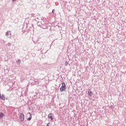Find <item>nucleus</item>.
<instances>
[{
  "mask_svg": "<svg viewBox=\"0 0 126 126\" xmlns=\"http://www.w3.org/2000/svg\"><path fill=\"white\" fill-rule=\"evenodd\" d=\"M7 45H8V46L9 47H10V46H11V43H7Z\"/></svg>",
  "mask_w": 126,
  "mask_h": 126,
  "instance_id": "9b49d317",
  "label": "nucleus"
},
{
  "mask_svg": "<svg viewBox=\"0 0 126 126\" xmlns=\"http://www.w3.org/2000/svg\"><path fill=\"white\" fill-rule=\"evenodd\" d=\"M62 84V86L60 88V92H63V91H64L65 89H66V86H65L64 82H63Z\"/></svg>",
  "mask_w": 126,
  "mask_h": 126,
  "instance_id": "f257e3e1",
  "label": "nucleus"
},
{
  "mask_svg": "<svg viewBox=\"0 0 126 126\" xmlns=\"http://www.w3.org/2000/svg\"><path fill=\"white\" fill-rule=\"evenodd\" d=\"M52 114H49L48 115V118H49L50 119H51V121H53V116H52Z\"/></svg>",
  "mask_w": 126,
  "mask_h": 126,
  "instance_id": "39448f33",
  "label": "nucleus"
},
{
  "mask_svg": "<svg viewBox=\"0 0 126 126\" xmlns=\"http://www.w3.org/2000/svg\"><path fill=\"white\" fill-rule=\"evenodd\" d=\"M46 126H50V123H48L46 125Z\"/></svg>",
  "mask_w": 126,
  "mask_h": 126,
  "instance_id": "f8f14e48",
  "label": "nucleus"
},
{
  "mask_svg": "<svg viewBox=\"0 0 126 126\" xmlns=\"http://www.w3.org/2000/svg\"><path fill=\"white\" fill-rule=\"evenodd\" d=\"M3 117V114L2 113H0V119H1Z\"/></svg>",
  "mask_w": 126,
  "mask_h": 126,
  "instance_id": "6e6552de",
  "label": "nucleus"
},
{
  "mask_svg": "<svg viewBox=\"0 0 126 126\" xmlns=\"http://www.w3.org/2000/svg\"><path fill=\"white\" fill-rule=\"evenodd\" d=\"M16 0H12V1H15Z\"/></svg>",
  "mask_w": 126,
  "mask_h": 126,
  "instance_id": "4468645a",
  "label": "nucleus"
},
{
  "mask_svg": "<svg viewBox=\"0 0 126 126\" xmlns=\"http://www.w3.org/2000/svg\"><path fill=\"white\" fill-rule=\"evenodd\" d=\"M17 63H21V61L20 59H18L17 61Z\"/></svg>",
  "mask_w": 126,
  "mask_h": 126,
  "instance_id": "1a4fd4ad",
  "label": "nucleus"
},
{
  "mask_svg": "<svg viewBox=\"0 0 126 126\" xmlns=\"http://www.w3.org/2000/svg\"><path fill=\"white\" fill-rule=\"evenodd\" d=\"M5 36H6L7 38H8L9 39H11V37H12V34H11V32L7 31L5 33Z\"/></svg>",
  "mask_w": 126,
  "mask_h": 126,
  "instance_id": "f03ea898",
  "label": "nucleus"
},
{
  "mask_svg": "<svg viewBox=\"0 0 126 126\" xmlns=\"http://www.w3.org/2000/svg\"><path fill=\"white\" fill-rule=\"evenodd\" d=\"M54 10H55V9H53V10H52V12H53V13H54Z\"/></svg>",
  "mask_w": 126,
  "mask_h": 126,
  "instance_id": "2eb2a0df",
  "label": "nucleus"
},
{
  "mask_svg": "<svg viewBox=\"0 0 126 126\" xmlns=\"http://www.w3.org/2000/svg\"><path fill=\"white\" fill-rule=\"evenodd\" d=\"M0 98H1V94H0Z\"/></svg>",
  "mask_w": 126,
  "mask_h": 126,
  "instance_id": "ddd939ff",
  "label": "nucleus"
},
{
  "mask_svg": "<svg viewBox=\"0 0 126 126\" xmlns=\"http://www.w3.org/2000/svg\"><path fill=\"white\" fill-rule=\"evenodd\" d=\"M0 99H1V100H4L5 99V98L4 97V95L2 94Z\"/></svg>",
  "mask_w": 126,
  "mask_h": 126,
  "instance_id": "0eeeda50",
  "label": "nucleus"
},
{
  "mask_svg": "<svg viewBox=\"0 0 126 126\" xmlns=\"http://www.w3.org/2000/svg\"><path fill=\"white\" fill-rule=\"evenodd\" d=\"M88 94L90 96H92V95H93V94H92V92L90 90H89Z\"/></svg>",
  "mask_w": 126,
  "mask_h": 126,
  "instance_id": "423d86ee",
  "label": "nucleus"
},
{
  "mask_svg": "<svg viewBox=\"0 0 126 126\" xmlns=\"http://www.w3.org/2000/svg\"><path fill=\"white\" fill-rule=\"evenodd\" d=\"M28 114H30V117L28 119V121H31L32 120V114L29 112Z\"/></svg>",
  "mask_w": 126,
  "mask_h": 126,
  "instance_id": "20e7f679",
  "label": "nucleus"
},
{
  "mask_svg": "<svg viewBox=\"0 0 126 126\" xmlns=\"http://www.w3.org/2000/svg\"><path fill=\"white\" fill-rule=\"evenodd\" d=\"M68 64L69 65V64H68V63H67V61H66L65 62V65H66V66H67V65H68Z\"/></svg>",
  "mask_w": 126,
  "mask_h": 126,
  "instance_id": "9d476101",
  "label": "nucleus"
},
{
  "mask_svg": "<svg viewBox=\"0 0 126 126\" xmlns=\"http://www.w3.org/2000/svg\"><path fill=\"white\" fill-rule=\"evenodd\" d=\"M20 120H21V122L24 121V114L23 113H21L19 115Z\"/></svg>",
  "mask_w": 126,
  "mask_h": 126,
  "instance_id": "7ed1b4c3",
  "label": "nucleus"
}]
</instances>
